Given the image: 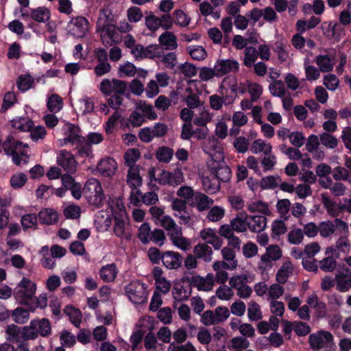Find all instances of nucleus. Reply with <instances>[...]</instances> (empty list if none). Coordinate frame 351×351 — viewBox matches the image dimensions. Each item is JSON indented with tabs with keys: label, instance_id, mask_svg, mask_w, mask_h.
<instances>
[{
	"label": "nucleus",
	"instance_id": "obj_1",
	"mask_svg": "<svg viewBox=\"0 0 351 351\" xmlns=\"http://www.w3.org/2000/svg\"><path fill=\"white\" fill-rule=\"evenodd\" d=\"M110 208L114 220L113 228L114 234L122 239H130L129 220L122 201L120 199L112 200L110 203Z\"/></svg>",
	"mask_w": 351,
	"mask_h": 351
},
{
	"label": "nucleus",
	"instance_id": "obj_2",
	"mask_svg": "<svg viewBox=\"0 0 351 351\" xmlns=\"http://www.w3.org/2000/svg\"><path fill=\"white\" fill-rule=\"evenodd\" d=\"M51 323L48 319H35L21 328V337L25 341L34 340L39 335L47 337L51 335Z\"/></svg>",
	"mask_w": 351,
	"mask_h": 351
},
{
	"label": "nucleus",
	"instance_id": "obj_3",
	"mask_svg": "<svg viewBox=\"0 0 351 351\" xmlns=\"http://www.w3.org/2000/svg\"><path fill=\"white\" fill-rule=\"evenodd\" d=\"M308 341L314 350L321 349H324V351L336 350L333 336L328 331L321 330L317 333L311 334L309 336Z\"/></svg>",
	"mask_w": 351,
	"mask_h": 351
},
{
	"label": "nucleus",
	"instance_id": "obj_4",
	"mask_svg": "<svg viewBox=\"0 0 351 351\" xmlns=\"http://www.w3.org/2000/svg\"><path fill=\"white\" fill-rule=\"evenodd\" d=\"M125 293L128 299L134 304H141L147 300V285L139 280H134L128 284L125 287Z\"/></svg>",
	"mask_w": 351,
	"mask_h": 351
},
{
	"label": "nucleus",
	"instance_id": "obj_5",
	"mask_svg": "<svg viewBox=\"0 0 351 351\" xmlns=\"http://www.w3.org/2000/svg\"><path fill=\"white\" fill-rule=\"evenodd\" d=\"M319 232L320 236L324 238L343 235L348 232V226L339 219L323 221L319 226Z\"/></svg>",
	"mask_w": 351,
	"mask_h": 351
},
{
	"label": "nucleus",
	"instance_id": "obj_6",
	"mask_svg": "<svg viewBox=\"0 0 351 351\" xmlns=\"http://www.w3.org/2000/svg\"><path fill=\"white\" fill-rule=\"evenodd\" d=\"M36 285L27 278L23 277L14 289V295L21 304H27L34 296Z\"/></svg>",
	"mask_w": 351,
	"mask_h": 351
},
{
	"label": "nucleus",
	"instance_id": "obj_7",
	"mask_svg": "<svg viewBox=\"0 0 351 351\" xmlns=\"http://www.w3.org/2000/svg\"><path fill=\"white\" fill-rule=\"evenodd\" d=\"M201 91L197 86L195 81L188 82L186 87L181 93V97L186 102L187 107L190 108H197L203 104L199 97Z\"/></svg>",
	"mask_w": 351,
	"mask_h": 351
},
{
	"label": "nucleus",
	"instance_id": "obj_8",
	"mask_svg": "<svg viewBox=\"0 0 351 351\" xmlns=\"http://www.w3.org/2000/svg\"><path fill=\"white\" fill-rule=\"evenodd\" d=\"M66 28L71 35L76 38H84L88 32L89 23L84 16H73L68 23Z\"/></svg>",
	"mask_w": 351,
	"mask_h": 351
},
{
	"label": "nucleus",
	"instance_id": "obj_9",
	"mask_svg": "<svg viewBox=\"0 0 351 351\" xmlns=\"http://www.w3.org/2000/svg\"><path fill=\"white\" fill-rule=\"evenodd\" d=\"M62 130L64 137L58 140L60 147L68 144L74 146L83 137L80 128L70 123L64 124Z\"/></svg>",
	"mask_w": 351,
	"mask_h": 351
},
{
	"label": "nucleus",
	"instance_id": "obj_10",
	"mask_svg": "<svg viewBox=\"0 0 351 351\" xmlns=\"http://www.w3.org/2000/svg\"><path fill=\"white\" fill-rule=\"evenodd\" d=\"M99 90L108 96L112 93L123 95L127 90V84L125 82L117 79H104L100 83Z\"/></svg>",
	"mask_w": 351,
	"mask_h": 351
},
{
	"label": "nucleus",
	"instance_id": "obj_11",
	"mask_svg": "<svg viewBox=\"0 0 351 351\" xmlns=\"http://www.w3.org/2000/svg\"><path fill=\"white\" fill-rule=\"evenodd\" d=\"M203 149L214 162H223L224 154L223 148L215 136L208 137L203 144Z\"/></svg>",
	"mask_w": 351,
	"mask_h": 351
},
{
	"label": "nucleus",
	"instance_id": "obj_12",
	"mask_svg": "<svg viewBox=\"0 0 351 351\" xmlns=\"http://www.w3.org/2000/svg\"><path fill=\"white\" fill-rule=\"evenodd\" d=\"M157 181L160 184L176 186L182 183L184 178L182 170L176 168L173 171H162Z\"/></svg>",
	"mask_w": 351,
	"mask_h": 351
},
{
	"label": "nucleus",
	"instance_id": "obj_13",
	"mask_svg": "<svg viewBox=\"0 0 351 351\" xmlns=\"http://www.w3.org/2000/svg\"><path fill=\"white\" fill-rule=\"evenodd\" d=\"M56 161L57 164L67 173H73L77 170V162L71 152L60 150L57 154Z\"/></svg>",
	"mask_w": 351,
	"mask_h": 351
},
{
	"label": "nucleus",
	"instance_id": "obj_14",
	"mask_svg": "<svg viewBox=\"0 0 351 351\" xmlns=\"http://www.w3.org/2000/svg\"><path fill=\"white\" fill-rule=\"evenodd\" d=\"M110 13L108 10H100L99 18L97 22V27L101 31V34L114 36V26L110 23Z\"/></svg>",
	"mask_w": 351,
	"mask_h": 351
},
{
	"label": "nucleus",
	"instance_id": "obj_15",
	"mask_svg": "<svg viewBox=\"0 0 351 351\" xmlns=\"http://www.w3.org/2000/svg\"><path fill=\"white\" fill-rule=\"evenodd\" d=\"M84 192L89 193L90 197H95L93 204H100L103 200V193L100 182L95 178L88 180L84 187Z\"/></svg>",
	"mask_w": 351,
	"mask_h": 351
},
{
	"label": "nucleus",
	"instance_id": "obj_16",
	"mask_svg": "<svg viewBox=\"0 0 351 351\" xmlns=\"http://www.w3.org/2000/svg\"><path fill=\"white\" fill-rule=\"evenodd\" d=\"M215 76L219 77L230 72H237L239 70V62L234 60H218L215 65Z\"/></svg>",
	"mask_w": 351,
	"mask_h": 351
},
{
	"label": "nucleus",
	"instance_id": "obj_17",
	"mask_svg": "<svg viewBox=\"0 0 351 351\" xmlns=\"http://www.w3.org/2000/svg\"><path fill=\"white\" fill-rule=\"evenodd\" d=\"M336 289L346 292L351 288L350 271L347 268L338 269L335 273Z\"/></svg>",
	"mask_w": 351,
	"mask_h": 351
},
{
	"label": "nucleus",
	"instance_id": "obj_18",
	"mask_svg": "<svg viewBox=\"0 0 351 351\" xmlns=\"http://www.w3.org/2000/svg\"><path fill=\"white\" fill-rule=\"evenodd\" d=\"M200 238L207 245H211L215 250H219L223 245V240L216 233L215 230L212 228H204L199 232Z\"/></svg>",
	"mask_w": 351,
	"mask_h": 351
},
{
	"label": "nucleus",
	"instance_id": "obj_19",
	"mask_svg": "<svg viewBox=\"0 0 351 351\" xmlns=\"http://www.w3.org/2000/svg\"><path fill=\"white\" fill-rule=\"evenodd\" d=\"M191 285L199 291H210L214 287V275L208 274L206 277L194 276L191 279Z\"/></svg>",
	"mask_w": 351,
	"mask_h": 351
},
{
	"label": "nucleus",
	"instance_id": "obj_20",
	"mask_svg": "<svg viewBox=\"0 0 351 351\" xmlns=\"http://www.w3.org/2000/svg\"><path fill=\"white\" fill-rule=\"evenodd\" d=\"M4 152L8 155H14L16 154H21L25 156V151L23 149L27 148V144H23L17 140H15L12 136H8L2 145Z\"/></svg>",
	"mask_w": 351,
	"mask_h": 351
},
{
	"label": "nucleus",
	"instance_id": "obj_21",
	"mask_svg": "<svg viewBox=\"0 0 351 351\" xmlns=\"http://www.w3.org/2000/svg\"><path fill=\"white\" fill-rule=\"evenodd\" d=\"M182 259L179 252L167 251L163 253L162 264L167 269H176L181 267Z\"/></svg>",
	"mask_w": 351,
	"mask_h": 351
},
{
	"label": "nucleus",
	"instance_id": "obj_22",
	"mask_svg": "<svg viewBox=\"0 0 351 351\" xmlns=\"http://www.w3.org/2000/svg\"><path fill=\"white\" fill-rule=\"evenodd\" d=\"M212 167V173L215 178L219 182H226L230 180L231 177V170L223 162H214Z\"/></svg>",
	"mask_w": 351,
	"mask_h": 351
},
{
	"label": "nucleus",
	"instance_id": "obj_23",
	"mask_svg": "<svg viewBox=\"0 0 351 351\" xmlns=\"http://www.w3.org/2000/svg\"><path fill=\"white\" fill-rule=\"evenodd\" d=\"M117 169V163L112 158H106L100 160L97 169L104 177H111Z\"/></svg>",
	"mask_w": 351,
	"mask_h": 351
},
{
	"label": "nucleus",
	"instance_id": "obj_24",
	"mask_svg": "<svg viewBox=\"0 0 351 351\" xmlns=\"http://www.w3.org/2000/svg\"><path fill=\"white\" fill-rule=\"evenodd\" d=\"M222 256L221 261H217V262H222L226 266L227 269L233 271L238 267V261L236 259V254L233 249L230 247H224L221 250Z\"/></svg>",
	"mask_w": 351,
	"mask_h": 351
},
{
	"label": "nucleus",
	"instance_id": "obj_25",
	"mask_svg": "<svg viewBox=\"0 0 351 351\" xmlns=\"http://www.w3.org/2000/svg\"><path fill=\"white\" fill-rule=\"evenodd\" d=\"M267 219L264 215L248 216V228L251 232H260L265 229Z\"/></svg>",
	"mask_w": 351,
	"mask_h": 351
},
{
	"label": "nucleus",
	"instance_id": "obj_26",
	"mask_svg": "<svg viewBox=\"0 0 351 351\" xmlns=\"http://www.w3.org/2000/svg\"><path fill=\"white\" fill-rule=\"evenodd\" d=\"M158 41L162 49L173 50L178 47L177 37L171 32L162 33L159 36Z\"/></svg>",
	"mask_w": 351,
	"mask_h": 351
},
{
	"label": "nucleus",
	"instance_id": "obj_27",
	"mask_svg": "<svg viewBox=\"0 0 351 351\" xmlns=\"http://www.w3.org/2000/svg\"><path fill=\"white\" fill-rule=\"evenodd\" d=\"M193 252L197 258L205 263H210L213 259V251L211 247L206 243H198L195 245Z\"/></svg>",
	"mask_w": 351,
	"mask_h": 351
},
{
	"label": "nucleus",
	"instance_id": "obj_28",
	"mask_svg": "<svg viewBox=\"0 0 351 351\" xmlns=\"http://www.w3.org/2000/svg\"><path fill=\"white\" fill-rule=\"evenodd\" d=\"M213 202L214 201L212 198L202 193L197 192L193 198L192 205L195 206L199 211L202 212L208 209L213 204Z\"/></svg>",
	"mask_w": 351,
	"mask_h": 351
},
{
	"label": "nucleus",
	"instance_id": "obj_29",
	"mask_svg": "<svg viewBox=\"0 0 351 351\" xmlns=\"http://www.w3.org/2000/svg\"><path fill=\"white\" fill-rule=\"evenodd\" d=\"M248 215L245 212L239 213L234 218L230 221L232 228L237 232H245L248 228Z\"/></svg>",
	"mask_w": 351,
	"mask_h": 351
},
{
	"label": "nucleus",
	"instance_id": "obj_30",
	"mask_svg": "<svg viewBox=\"0 0 351 351\" xmlns=\"http://www.w3.org/2000/svg\"><path fill=\"white\" fill-rule=\"evenodd\" d=\"M198 113L193 118V123L198 127H206L213 118V114L205 107H199Z\"/></svg>",
	"mask_w": 351,
	"mask_h": 351
},
{
	"label": "nucleus",
	"instance_id": "obj_31",
	"mask_svg": "<svg viewBox=\"0 0 351 351\" xmlns=\"http://www.w3.org/2000/svg\"><path fill=\"white\" fill-rule=\"evenodd\" d=\"M293 272V266L289 260L284 261L278 269L276 279L279 284H285Z\"/></svg>",
	"mask_w": 351,
	"mask_h": 351
},
{
	"label": "nucleus",
	"instance_id": "obj_32",
	"mask_svg": "<svg viewBox=\"0 0 351 351\" xmlns=\"http://www.w3.org/2000/svg\"><path fill=\"white\" fill-rule=\"evenodd\" d=\"M126 182L131 189H134L142 185V178L140 176L138 167H130L128 169Z\"/></svg>",
	"mask_w": 351,
	"mask_h": 351
},
{
	"label": "nucleus",
	"instance_id": "obj_33",
	"mask_svg": "<svg viewBox=\"0 0 351 351\" xmlns=\"http://www.w3.org/2000/svg\"><path fill=\"white\" fill-rule=\"evenodd\" d=\"M118 271L114 263L108 264L100 269L99 276L104 282H111L115 280Z\"/></svg>",
	"mask_w": 351,
	"mask_h": 351
},
{
	"label": "nucleus",
	"instance_id": "obj_34",
	"mask_svg": "<svg viewBox=\"0 0 351 351\" xmlns=\"http://www.w3.org/2000/svg\"><path fill=\"white\" fill-rule=\"evenodd\" d=\"M213 269L215 271L214 282L216 281L219 284H225L229 278L228 273L226 271L228 270L227 266L222 262L215 261L213 265Z\"/></svg>",
	"mask_w": 351,
	"mask_h": 351
},
{
	"label": "nucleus",
	"instance_id": "obj_35",
	"mask_svg": "<svg viewBox=\"0 0 351 351\" xmlns=\"http://www.w3.org/2000/svg\"><path fill=\"white\" fill-rule=\"evenodd\" d=\"M38 219L41 223L52 225L58 222V214L52 208H45L39 212Z\"/></svg>",
	"mask_w": 351,
	"mask_h": 351
},
{
	"label": "nucleus",
	"instance_id": "obj_36",
	"mask_svg": "<svg viewBox=\"0 0 351 351\" xmlns=\"http://www.w3.org/2000/svg\"><path fill=\"white\" fill-rule=\"evenodd\" d=\"M199 9L203 16H211L214 19H219L221 16V10L215 8L211 3L202 1L199 5Z\"/></svg>",
	"mask_w": 351,
	"mask_h": 351
},
{
	"label": "nucleus",
	"instance_id": "obj_37",
	"mask_svg": "<svg viewBox=\"0 0 351 351\" xmlns=\"http://www.w3.org/2000/svg\"><path fill=\"white\" fill-rule=\"evenodd\" d=\"M250 149L253 154L263 153L265 155L271 153L272 146L269 143L258 138L252 143Z\"/></svg>",
	"mask_w": 351,
	"mask_h": 351
},
{
	"label": "nucleus",
	"instance_id": "obj_38",
	"mask_svg": "<svg viewBox=\"0 0 351 351\" xmlns=\"http://www.w3.org/2000/svg\"><path fill=\"white\" fill-rule=\"evenodd\" d=\"M74 149L81 157L88 158L93 155L92 146L84 136L74 145Z\"/></svg>",
	"mask_w": 351,
	"mask_h": 351
},
{
	"label": "nucleus",
	"instance_id": "obj_39",
	"mask_svg": "<svg viewBox=\"0 0 351 351\" xmlns=\"http://www.w3.org/2000/svg\"><path fill=\"white\" fill-rule=\"evenodd\" d=\"M315 63L321 72H330L333 69L334 62L328 55H319L315 58Z\"/></svg>",
	"mask_w": 351,
	"mask_h": 351
},
{
	"label": "nucleus",
	"instance_id": "obj_40",
	"mask_svg": "<svg viewBox=\"0 0 351 351\" xmlns=\"http://www.w3.org/2000/svg\"><path fill=\"white\" fill-rule=\"evenodd\" d=\"M246 207L250 213L257 212L265 215H270V210L268 208L267 204L261 200L247 202Z\"/></svg>",
	"mask_w": 351,
	"mask_h": 351
},
{
	"label": "nucleus",
	"instance_id": "obj_41",
	"mask_svg": "<svg viewBox=\"0 0 351 351\" xmlns=\"http://www.w3.org/2000/svg\"><path fill=\"white\" fill-rule=\"evenodd\" d=\"M202 183L204 191L209 193H215L219 190V182L214 178L212 173V178L209 176H202Z\"/></svg>",
	"mask_w": 351,
	"mask_h": 351
},
{
	"label": "nucleus",
	"instance_id": "obj_42",
	"mask_svg": "<svg viewBox=\"0 0 351 351\" xmlns=\"http://www.w3.org/2000/svg\"><path fill=\"white\" fill-rule=\"evenodd\" d=\"M11 317L14 322L23 324L29 319V311L23 307H17L11 311Z\"/></svg>",
	"mask_w": 351,
	"mask_h": 351
},
{
	"label": "nucleus",
	"instance_id": "obj_43",
	"mask_svg": "<svg viewBox=\"0 0 351 351\" xmlns=\"http://www.w3.org/2000/svg\"><path fill=\"white\" fill-rule=\"evenodd\" d=\"M31 17L36 22L45 23L50 19V11L45 7H38L32 9L30 12Z\"/></svg>",
	"mask_w": 351,
	"mask_h": 351
},
{
	"label": "nucleus",
	"instance_id": "obj_44",
	"mask_svg": "<svg viewBox=\"0 0 351 351\" xmlns=\"http://www.w3.org/2000/svg\"><path fill=\"white\" fill-rule=\"evenodd\" d=\"M247 317L250 321L257 322L263 318L260 305L254 301L248 302Z\"/></svg>",
	"mask_w": 351,
	"mask_h": 351
},
{
	"label": "nucleus",
	"instance_id": "obj_45",
	"mask_svg": "<svg viewBox=\"0 0 351 351\" xmlns=\"http://www.w3.org/2000/svg\"><path fill=\"white\" fill-rule=\"evenodd\" d=\"M173 154L174 152L173 149L169 147L162 146L158 147L156 150V158L160 162L169 163L172 159Z\"/></svg>",
	"mask_w": 351,
	"mask_h": 351
},
{
	"label": "nucleus",
	"instance_id": "obj_46",
	"mask_svg": "<svg viewBox=\"0 0 351 351\" xmlns=\"http://www.w3.org/2000/svg\"><path fill=\"white\" fill-rule=\"evenodd\" d=\"M5 333L7 335V340L12 343L21 342V330L15 324H10L5 329Z\"/></svg>",
	"mask_w": 351,
	"mask_h": 351
},
{
	"label": "nucleus",
	"instance_id": "obj_47",
	"mask_svg": "<svg viewBox=\"0 0 351 351\" xmlns=\"http://www.w3.org/2000/svg\"><path fill=\"white\" fill-rule=\"evenodd\" d=\"M136 109L145 119H155L157 117V114L151 105L138 101L136 103Z\"/></svg>",
	"mask_w": 351,
	"mask_h": 351
},
{
	"label": "nucleus",
	"instance_id": "obj_48",
	"mask_svg": "<svg viewBox=\"0 0 351 351\" xmlns=\"http://www.w3.org/2000/svg\"><path fill=\"white\" fill-rule=\"evenodd\" d=\"M285 292L284 287L280 284L274 283L269 287L267 292V300L271 302L273 300H278Z\"/></svg>",
	"mask_w": 351,
	"mask_h": 351
},
{
	"label": "nucleus",
	"instance_id": "obj_49",
	"mask_svg": "<svg viewBox=\"0 0 351 351\" xmlns=\"http://www.w3.org/2000/svg\"><path fill=\"white\" fill-rule=\"evenodd\" d=\"M47 105L50 112L56 113L62 109L63 101L58 95L53 94L48 98Z\"/></svg>",
	"mask_w": 351,
	"mask_h": 351
},
{
	"label": "nucleus",
	"instance_id": "obj_50",
	"mask_svg": "<svg viewBox=\"0 0 351 351\" xmlns=\"http://www.w3.org/2000/svg\"><path fill=\"white\" fill-rule=\"evenodd\" d=\"M304 233L301 228H294L287 234V241L292 245H300L304 240Z\"/></svg>",
	"mask_w": 351,
	"mask_h": 351
},
{
	"label": "nucleus",
	"instance_id": "obj_51",
	"mask_svg": "<svg viewBox=\"0 0 351 351\" xmlns=\"http://www.w3.org/2000/svg\"><path fill=\"white\" fill-rule=\"evenodd\" d=\"M12 126L22 132L29 131L32 128L33 122L28 117H19L12 121Z\"/></svg>",
	"mask_w": 351,
	"mask_h": 351
},
{
	"label": "nucleus",
	"instance_id": "obj_52",
	"mask_svg": "<svg viewBox=\"0 0 351 351\" xmlns=\"http://www.w3.org/2000/svg\"><path fill=\"white\" fill-rule=\"evenodd\" d=\"M141 156V153L138 149H128L125 155V164L127 167H138L136 165V162L138 160Z\"/></svg>",
	"mask_w": 351,
	"mask_h": 351
},
{
	"label": "nucleus",
	"instance_id": "obj_53",
	"mask_svg": "<svg viewBox=\"0 0 351 351\" xmlns=\"http://www.w3.org/2000/svg\"><path fill=\"white\" fill-rule=\"evenodd\" d=\"M244 55L243 64L247 67L252 66L258 57L257 50L253 47H245Z\"/></svg>",
	"mask_w": 351,
	"mask_h": 351
},
{
	"label": "nucleus",
	"instance_id": "obj_54",
	"mask_svg": "<svg viewBox=\"0 0 351 351\" xmlns=\"http://www.w3.org/2000/svg\"><path fill=\"white\" fill-rule=\"evenodd\" d=\"M172 295L176 301L182 302L189 298L191 291L182 285H178L173 288Z\"/></svg>",
	"mask_w": 351,
	"mask_h": 351
},
{
	"label": "nucleus",
	"instance_id": "obj_55",
	"mask_svg": "<svg viewBox=\"0 0 351 351\" xmlns=\"http://www.w3.org/2000/svg\"><path fill=\"white\" fill-rule=\"evenodd\" d=\"M187 51L191 58L196 60H203L207 56L205 49L199 45H193L187 47Z\"/></svg>",
	"mask_w": 351,
	"mask_h": 351
},
{
	"label": "nucleus",
	"instance_id": "obj_56",
	"mask_svg": "<svg viewBox=\"0 0 351 351\" xmlns=\"http://www.w3.org/2000/svg\"><path fill=\"white\" fill-rule=\"evenodd\" d=\"M144 346L148 351H156V349L160 346L158 343V339L155 334L152 332H149L144 338Z\"/></svg>",
	"mask_w": 351,
	"mask_h": 351
},
{
	"label": "nucleus",
	"instance_id": "obj_57",
	"mask_svg": "<svg viewBox=\"0 0 351 351\" xmlns=\"http://www.w3.org/2000/svg\"><path fill=\"white\" fill-rule=\"evenodd\" d=\"M216 296L221 300H230L234 295V291L230 286L222 284L219 287L215 292Z\"/></svg>",
	"mask_w": 351,
	"mask_h": 351
},
{
	"label": "nucleus",
	"instance_id": "obj_58",
	"mask_svg": "<svg viewBox=\"0 0 351 351\" xmlns=\"http://www.w3.org/2000/svg\"><path fill=\"white\" fill-rule=\"evenodd\" d=\"M337 266V261L333 256H328L319 261V267L324 272H332Z\"/></svg>",
	"mask_w": 351,
	"mask_h": 351
},
{
	"label": "nucleus",
	"instance_id": "obj_59",
	"mask_svg": "<svg viewBox=\"0 0 351 351\" xmlns=\"http://www.w3.org/2000/svg\"><path fill=\"white\" fill-rule=\"evenodd\" d=\"M332 177L336 181H346L350 183V175L348 169L345 167H337L333 169Z\"/></svg>",
	"mask_w": 351,
	"mask_h": 351
},
{
	"label": "nucleus",
	"instance_id": "obj_60",
	"mask_svg": "<svg viewBox=\"0 0 351 351\" xmlns=\"http://www.w3.org/2000/svg\"><path fill=\"white\" fill-rule=\"evenodd\" d=\"M248 277L246 274H235L229 278V285L233 289H238L244 284L247 283Z\"/></svg>",
	"mask_w": 351,
	"mask_h": 351
},
{
	"label": "nucleus",
	"instance_id": "obj_61",
	"mask_svg": "<svg viewBox=\"0 0 351 351\" xmlns=\"http://www.w3.org/2000/svg\"><path fill=\"white\" fill-rule=\"evenodd\" d=\"M64 312L70 317L71 322L76 327H80L82 321L81 312L72 306H66Z\"/></svg>",
	"mask_w": 351,
	"mask_h": 351
},
{
	"label": "nucleus",
	"instance_id": "obj_62",
	"mask_svg": "<svg viewBox=\"0 0 351 351\" xmlns=\"http://www.w3.org/2000/svg\"><path fill=\"white\" fill-rule=\"evenodd\" d=\"M152 232L149 225L143 223L138 229V237L143 244H147L151 241Z\"/></svg>",
	"mask_w": 351,
	"mask_h": 351
},
{
	"label": "nucleus",
	"instance_id": "obj_63",
	"mask_svg": "<svg viewBox=\"0 0 351 351\" xmlns=\"http://www.w3.org/2000/svg\"><path fill=\"white\" fill-rule=\"evenodd\" d=\"M225 215V210L221 206H215L213 207L208 213L206 218L212 222L220 221Z\"/></svg>",
	"mask_w": 351,
	"mask_h": 351
},
{
	"label": "nucleus",
	"instance_id": "obj_64",
	"mask_svg": "<svg viewBox=\"0 0 351 351\" xmlns=\"http://www.w3.org/2000/svg\"><path fill=\"white\" fill-rule=\"evenodd\" d=\"M229 343V348L237 350H245L250 345V341L246 338L241 336L233 337Z\"/></svg>",
	"mask_w": 351,
	"mask_h": 351
}]
</instances>
